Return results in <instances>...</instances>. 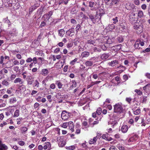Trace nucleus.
<instances>
[{"mask_svg":"<svg viewBox=\"0 0 150 150\" xmlns=\"http://www.w3.org/2000/svg\"><path fill=\"white\" fill-rule=\"evenodd\" d=\"M114 112L118 114H121V116L123 117L124 115V110L122 106L119 103H117L114 105Z\"/></svg>","mask_w":150,"mask_h":150,"instance_id":"1","label":"nucleus"},{"mask_svg":"<svg viewBox=\"0 0 150 150\" xmlns=\"http://www.w3.org/2000/svg\"><path fill=\"white\" fill-rule=\"evenodd\" d=\"M97 15L96 14L95 16L92 14L88 15L89 18L92 21L93 23H97L100 20V17H98Z\"/></svg>","mask_w":150,"mask_h":150,"instance_id":"2","label":"nucleus"},{"mask_svg":"<svg viewBox=\"0 0 150 150\" xmlns=\"http://www.w3.org/2000/svg\"><path fill=\"white\" fill-rule=\"evenodd\" d=\"M134 29H135L137 33L140 34L143 31V26L142 25H139L137 24H134L133 26Z\"/></svg>","mask_w":150,"mask_h":150,"instance_id":"3","label":"nucleus"},{"mask_svg":"<svg viewBox=\"0 0 150 150\" xmlns=\"http://www.w3.org/2000/svg\"><path fill=\"white\" fill-rule=\"evenodd\" d=\"M135 16V14L133 13H132L129 14V21L132 24L135 23L137 21L136 18Z\"/></svg>","mask_w":150,"mask_h":150,"instance_id":"4","label":"nucleus"},{"mask_svg":"<svg viewBox=\"0 0 150 150\" xmlns=\"http://www.w3.org/2000/svg\"><path fill=\"white\" fill-rule=\"evenodd\" d=\"M97 59V58L95 57H92L90 59V61L86 62L85 64L87 66H91L93 65V63L96 62Z\"/></svg>","mask_w":150,"mask_h":150,"instance_id":"5","label":"nucleus"},{"mask_svg":"<svg viewBox=\"0 0 150 150\" xmlns=\"http://www.w3.org/2000/svg\"><path fill=\"white\" fill-rule=\"evenodd\" d=\"M63 137H60L57 138V141L59 142V145L60 147H63L66 144V142L63 140Z\"/></svg>","mask_w":150,"mask_h":150,"instance_id":"6","label":"nucleus"},{"mask_svg":"<svg viewBox=\"0 0 150 150\" xmlns=\"http://www.w3.org/2000/svg\"><path fill=\"white\" fill-rule=\"evenodd\" d=\"M69 113L66 111H63L61 113V117L63 120H67L69 118Z\"/></svg>","mask_w":150,"mask_h":150,"instance_id":"7","label":"nucleus"},{"mask_svg":"<svg viewBox=\"0 0 150 150\" xmlns=\"http://www.w3.org/2000/svg\"><path fill=\"white\" fill-rule=\"evenodd\" d=\"M75 33V29L73 27L67 30L66 32V33L67 35L72 37L74 36Z\"/></svg>","mask_w":150,"mask_h":150,"instance_id":"8","label":"nucleus"},{"mask_svg":"<svg viewBox=\"0 0 150 150\" xmlns=\"http://www.w3.org/2000/svg\"><path fill=\"white\" fill-rule=\"evenodd\" d=\"M121 115L120 114H118L117 115L115 114H114L112 116V118L111 120H115L117 121H119L120 118H122L123 117H121Z\"/></svg>","mask_w":150,"mask_h":150,"instance_id":"9","label":"nucleus"},{"mask_svg":"<svg viewBox=\"0 0 150 150\" xmlns=\"http://www.w3.org/2000/svg\"><path fill=\"white\" fill-rule=\"evenodd\" d=\"M51 149V144L50 142H45L43 146V149L44 150H50Z\"/></svg>","mask_w":150,"mask_h":150,"instance_id":"10","label":"nucleus"},{"mask_svg":"<svg viewBox=\"0 0 150 150\" xmlns=\"http://www.w3.org/2000/svg\"><path fill=\"white\" fill-rule=\"evenodd\" d=\"M105 11L104 10L101 8H100L99 9V10L97 11L96 14H97V16L98 17H99L101 18V16L105 14Z\"/></svg>","mask_w":150,"mask_h":150,"instance_id":"11","label":"nucleus"},{"mask_svg":"<svg viewBox=\"0 0 150 150\" xmlns=\"http://www.w3.org/2000/svg\"><path fill=\"white\" fill-rule=\"evenodd\" d=\"M18 32L15 28H13L9 32V34L11 36H16L17 35Z\"/></svg>","mask_w":150,"mask_h":150,"instance_id":"12","label":"nucleus"},{"mask_svg":"<svg viewBox=\"0 0 150 150\" xmlns=\"http://www.w3.org/2000/svg\"><path fill=\"white\" fill-rule=\"evenodd\" d=\"M14 83H19V84L21 85L23 83L24 81L21 78H18L15 79Z\"/></svg>","mask_w":150,"mask_h":150,"instance_id":"13","label":"nucleus"},{"mask_svg":"<svg viewBox=\"0 0 150 150\" xmlns=\"http://www.w3.org/2000/svg\"><path fill=\"white\" fill-rule=\"evenodd\" d=\"M49 71L46 69H43L41 70V74L43 76H46L49 74Z\"/></svg>","mask_w":150,"mask_h":150,"instance_id":"14","label":"nucleus"},{"mask_svg":"<svg viewBox=\"0 0 150 150\" xmlns=\"http://www.w3.org/2000/svg\"><path fill=\"white\" fill-rule=\"evenodd\" d=\"M121 46L122 45L121 44H119L113 46L112 48L115 51L117 52L121 49Z\"/></svg>","mask_w":150,"mask_h":150,"instance_id":"15","label":"nucleus"},{"mask_svg":"<svg viewBox=\"0 0 150 150\" xmlns=\"http://www.w3.org/2000/svg\"><path fill=\"white\" fill-rule=\"evenodd\" d=\"M118 61L117 60H115L112 61L111 62H109L108 63V64L110 66L113 67L118 64Z\"/></svg>","mask_w":150,"mask_h":150,"instance_id":"16","label":"nucleus"},{"mask_svg":"<svg viewBox=\"0 0 150 150\" xmlns=\"http://www.w3.org/2000/svg\"><path fill=\"white\" fill-rule=\"evenodd\" d=\"M109 57V55L108 53H104L101 55L100 56L101 58L103 60H105Z\"/></svg>","mask_w":150,"mask_h":150,"instance_id":"17","label":"nucleus"},{"mask_svg":"<svg viewBox=\"0 0 150 150\" xmlns=\"http://www.w3.org/2000/svg\"><path fill=\"white\" fill-rule=\"evenodd\" d=\"M128 128L127 125H124L122 126L121 127V130L123 133L127 132L128 130Z\"/></svg>","mask_w":150,"mask_h":150,"instance_id":"18","label":"nucleus"},{"mask_svg":"<svg viewBox=\"0 0 150 150\" xmlns=\"http://www.w3.org/2000/svg\"><path fill=\"white\" fill-rule=\"evenodd\" d=\"M55 83L57 85L59 89H60L62 88L63 84L60 81H55Z\"/></svg>","mask_w":150,"mask_h":150,"instance_id":"19","label":"nucleus"},{"mask_svg":"<svg viewBox=\"0 0 150 150\" xmlns=\"http://www.w3.org/2000/svg\"><path fill=\"white\" fill-rule=\"evenodd\" d=\"M97 141V139L94 137L93 139H90L89 141V143L90 144H94L96 143Z\"/></svg>","mask_w":150,"mask_h":150,"instance_id":"20","label":"nucleus"},{"mask_svg":"<svg viewBox=\"0 0 150 150\" xmlns=\"http://www.w3.org/2000/svg\"><path fill=\"white\" fill-rule=\"evenodd\" d=\"M90 53L88 52H84L81 54V56L83 57H87L89 55Z\"/></svg>","mask_w":150,"mask_h":150,"instance_id":"21","label":"nucleus"},{"mask_svg":"<svg viewBox=\"0 0 150 150\" xmlns=\"http://www.w3.org/2000/svg\"><path fill=\"white\" fill-rule=\"evenodd\" d=\"M3 22L5 23H6L8 25V26L11 25V22L8 19V18H4L3 20Z\"/></svg>","mask_w":150,"mask_h":150,"instance_id":"22","label":"nucleus"},{"mask_svg":"<svg viewBox=\"0 0 150 150\" xmlns=\"http://www.w3.org/2000/svg\"><path fill=\"white\" fill-rule=\"evenodd\" d=\"M43 18L44 21L47 22L49 21L50 17H49L48 15L45 14L43 16Z\"/></svg>","mask_w":150,"mask_h":150,"instance_id":"23","label":"nucleus"},{"mask_svg":"<svg viewBox=\"0 0 150 150\" xmlns=\"http://www.w3.org/2000/svg\"><path fill=\"white\" fill-rule=\"evenodd\" d=\"M63 65L62 62L57 63L56 64V68L58 69H61Z\"/></svg>","mask_w":150,"mask_h":150,"instance_id":"24","label":"nucleus"},{"mask_svg":"<svg viewBox=\"0 0 150 150\" xmlns=\"http://www.w3.org/2000/svg\"><path fill=\"white\" fill-rule=\"evenodd\" d=\"M17 100L16 98H12L10 99L9 102L11 104H13L16 102Z\"/></svg>","mask_w":150,"mask_h":150,"instance_id":"25","label":"nucleus"},{"mask_svg":"<svg viewBox=\"0 0 150 150\" xmlns=\"http://www.w3.org/2000/svg\"><path fill=\"white\" fill-rule=\"evenodd\" d=\"M65 34V31L63 29H61L59 30V35L61 37L63 36Z\"/></svg>","mask_w":150,"mask_h":150,"instance_id":"26","label":"nucleus"},{"mask_svg":"<svg viewBox=\"0 0 150 150\" xmlns=\"http://www.w3.org/2000/svg\"><path fill=\"white\" fill-rule=\"evenodd\" d=\"M139 42H140L139 40H137L136 41L134 44V47L136 49H138L140 48L139 47Z\"/></svg>","mask_w":150,"mask_h":150,"instance_id":"27","label":"nucleus"},{"mask_svg":"<svg viewBox=\"0 0 150 150\" xmlns=\"http://www.w3.org/2000/svg\"><path fill=\"white\" fill-rule=\"evenodd\" d=\"M19 115V111L18 110H16L14 112V117H18Z\"/></svg>","mask_w":150,"mask_h":150,"instance_id":"28","label":"nucleus"},{"mask_svg":"<svg viewBox=\"0 0 150 150\" xmlns=\"http://www.w3.org/2000/svg\"><path fill=\"white\" fill-rule=\"evenodd\" d=\"M33 86L37 88H38L39 87V83L37 80H36L35 81L33 84Z\"/></svg>","mask_w":150,"mask_h":150,"instance_id":"29","label":"nucleus"},{"mask_svg":"<svg viewBox=\"0 0 150 150\" xmlns=\"http://www.w3.org/2000/svg\"><path fill=\"white\" fill-rule=\"evenodd\" d=\"M37 8V6L35 5L31 6L29 9V12L32 13L34 10Z\"/></svg>","mask_w":150,"mask_h":150,"instance_id":"30","label":"nucleus"},{"mask_svg":"<svg viewBox=\"0 0 150 150\" xmlns=\"http://www.w3.org/2000/svg\"><path fill=\"white\" fill-rule=\"evenodd\" d=\"M137 40H139V44L142 46H143L144 45V40L141 38L138 39Z\"/></svg>","mask_w":150,"mask_h":150,"instance_id":"31","label":"nucleus"},{"mask_svg":"<svg viewBox=\"0 0 150 150\" xmlns=\"http://www.w3.org/2000/svg\"><path fill=\"white\" fill-rule=\"evenodd\" d=\"M120 28L124 30L126 27V24L125 23H122L120 24Z\"/></svg>","mask_w":150,"mask_h":150,"instance_id":"32","label":"nucleus"},{"mask_svg":"<svg viewBox=\"0 0 150 150\" xmlns=\"http://www.w3.org/2000/svg\"><path fill=\"white\" fill-rule=\"evenodd\" d=\"M65 148L67 149L73 150L75 149V146L74 145H72L69 146H66Z\"/></svg>","mask_w":150,"mask_h":150,"instance_id":"33","label":"nucleus"},{"mask_svg":"<svg viewBox=\"0 0 150 150\" xmlns=\"http://www.w3.org/2000/svg\"><path fill=\"white\" fill-rule=\"evenodd\" d=\"M87 43L95 45L94 44L95 43V42L94 40L90 39L87 41Z\"/></svg>","mask_w":150,"mask_h":150,"instance_id":"34","label":"nucleus"},{"mask_svg":"<svg viewBox=\"0 0 150 150\" xmlns=\"http://www.w3.org/2000/svg\"><path fill=\"white\" fill-rule=\"evenodd\" d=\"M115 25L113 24H109L108 25V27L109 28V29L110 30H112L113 29H114L115 28Z\"/></svg>","mask_w":150,"mask_h":150,"instance_id":"35","label":"nucleus"},{"mask_svg":"<svg viewBox=\"0 0 150 150\" xmlns=\"http://www.w3.org/2000/svg\"><path fill=\"white\" fill-rule=\"evenodd\" d=\"M1 149L0 150H3L2 149H7L8 147L7 146L4 144H1L0 145Z\"/></svg>","mask_w":150,"mask_h":150,"instance_id":"36","label":"nucleus"},{"mask_svg":"<svg viewBox=\"0 0 150 150\" xmlns=\"http://www.w3.org/2000/svg\"><path fill=\"white\" fill-rule=\"evenodd\" d=\"M102 112V109L100 108H97L96 113L98 114V115H99Z\"/></svg>","mask_w":150,"mask_h":150,"instance_id":"37","label":"nucleus"},{"mask_svg":"<svg viewBox=\"0 0 150 150\" xmlns=\"http://www.w3.org/2000/svg\"><path fill=\"white\" fill-rule=\"evenodd\" d=\"M143 15V13L142 11H139L138 13V16L139 18L142 17Z\"/></svg>","mask_w":150,"mask_h":150,"instance_id":"38","label":"nucleus"},{"mask_svg":"<svg viewBox=\"0 0 150 150\" xmlns=\"http://www.w3.org/2000/svg\"><path fill=\"white\" fill-rule=\"evenodd\" d=\"M100 47L103 51H105L107 50V47L104 44L101 45H100Z\"/></svg>","mask_w":150,"mask_h":150,"instance_id":"39","label":"nucleus"},{"mask_svg":"<svg viewBox=\"0 0 150 150\" xmlns=\"http://www.w3.org/2000/svg\"><path fill=\"white\" fill-rule=\"evenodd\" d=\"M105 37L103 36H101L100 37V38L99 39V41L101 42H105L106 41H104Z\"/></svg>","mask_w":150,"mask_h":150,"instance_id":"40","label":"nucleus"},{"mask_svg":"<svg viewBox=\"0 0 150 150\" xmlns=\"http://www.w3.org/2000/svg\"><path fill=\"white\" fill-rule=\"evenodd\" d=\"M9 84V82L6 80H4L2 81V84L6 86H8Z\"/></svg>","mask_w":150,"mask_h":150,"instance_id":"41","label":"nucleus"},{"mask_svg":"<svg viewBox=\"0 0 150 150\" xmlns=\"http://www.w3.org/2000/svg\"><path fill=\"white\" fill-rule=\"evenodd\" d=\"M133 113L135 115H137L140 113V110L139 109H137L136 110H133Z\"/></svg>","mask_w":150,"mask_h":150,"instance_id":"42","label":"nucleus"},{"mask_svg":"<svg viewBox=\"0 0 150 150\" xmlns=\"http://www.w3.org/2000/svg\"><path fill=\"white\" fill-rule=\"evenodd\" d=\"M120 0H113L112 1V4L117 5L118 4Z\"/></svg>","mask_w":150,"mask_h":150,"instance_id":"43","label":"nucleus"},{"mask_svg":"<svg viewBox=\"0 0 150 150\" xmlns=\"http://www.w3.org/2000/svg\"><path fill=\"white\" fill-rule=\"evenodd\" d=\"M118 18L117 17H116L115 18H112V21H113V23L114 24H116L118 22Z\"/></svg>","mask_w":150,"mask_h":150,"instance_id":"44","label":"nucleus"},{"mask_svg":"<svg viewBox=\"0 0 150 150\" xmlns=\"http://www.w3.org/2000/svg\"><path fill=\"white\" fill-rule=\"evenodd\" d=\"M118 122V121L114 120V121H110V122L111 123V124L112 125V127H113L114 126L117 125Z\"/></svg>","mask_w":150,"mask_h":150,"instance_id":"45","label":"nucleus"},{"mask_svg":"<svg viewBox=\"0 0 150 150\" xmlns=\"http://www.w3.org/2000/svg\"><path fill=\"white\" fill-rule=\"evenodd\" d=\"M23 119L22 117H19L18 118L17 120V124L19 125L21 124V121L23 120Z\"/></svg>","mask_w":150,"mask_h":150,"instance_id":"46","label":"nucleus"},{"mask_svg":"<svg viewBox=\"0 0 150 150\" xmlns=\"http://www.w3.org/2000/svg\"><path fill=\"white\" fill-rule=\"evenodd\" d=\"M21 131L23 133L26 132L28 130V129L26 127H22L21 129Z\"/></svg>","mask_w":150,"mask_h":150,"instance_id":"47","label":"nucleus"},{"mask_svg":"<svg viewBox=\"0 0 150 150\" xmlns=\"http://www.w3.org/2000/svg\"><path fill=\"white\" fill-rule=\"evenodd\" d=\"M132 100V98H131L130 97L126 98V101L129 104H130L131 103Z\"/></svg>","mask_w":150,"mask_h":150,"instance_id":"48","label":"nucleus"},{"mask_svg":"<svg viewBox=\"0 0 150 150\" xmlns=\"http://www.w3.org/2000/svg\"><path fill=\"white\" fill-rule=\"evenodd\" d=\"M102 138L106 140H108V141H110V140L108 139V136L107 135L103 134L102 136Z\"/></svg>","mask_w":150,"mask_h":150,"instance_id":"49","label":"nucleus"},{"mask_svg":"<svg viewBox=\"0 0 150 150\" xmlns=\"http://www.w3.org/2000/svg\"><path fill=\"white\" fill-rule=\"evenodd\" d=\"M150 88V84H148L143 87V89L144 90L146 89H149Z\"/></svg>","mask_w":150,"mask_h":150,"instance_id":"50","label":"nucleus"},{"mask_svg":"<svg viewBox=\"0 0 150 150\" xmlns=\"http://www.w3.org/2000/svg\"><path fill=\"white\" fill-rule=\"evenodd\" d=\"M101 134L100 133H97L96 136L95 137L97 139H100L101 137Z\"/></svg>","mask_w":150,"mask_h":150,"instance_id":"51","label":"nucleus"},{"mask_svg":"<svg viewBox=\"0 0 150 150\" xmlns=\"http://www.w3.org/2000/svg\"><path fill=\"white\" fill-rule=\"evenodd\" d=\"M68 125V123H67L65 122L62 125L61 127L64 128H66Z\"/></svg>","mask_w":150,"mask_h":150,"instance_id":"52","label":"nucleus"},{"mask_svg":"<svg viewBox=\"0 0 150 150\" xmlns=\"http://www.w3.org/2000/svg\"><path fill=\"white\" fill-rule=\"evenodd\" d=\"M33 61L32 59L30 57L27 58L26 60V62L27 63H29L32 62Z\"/></svg>","mask_w":150,"mask_h":150,"instance_id":"53","label":"nucleus"},{"mask_svg":"<svg viewBox=\"0 0 150 150\" xmlns=\"http://www.w3.org/2000/svg\"><path fill=\"white\" fill-rule=\"evenodd\" d=\"M94 4L95 3L93 2L89 1V6L91 8L93 7Z\"/></svg>","mask_w":150,"mask_h":150,"instance_id":"54","label":"nucleus"},{"mask_svg":"<svg viewBox=\"0 0 150 150\" xmlns=\"http://www.w3.org/2000/svg\"><path fill=\"white\" fill-rule=\"evenodd\" d=\"M56 87V86L55 84L54 83H52L50 84V88L52 89H54Z\"/></svg>","mask_w":150,"mask_h":150,"instance_id":"55","label":"nucleus"},{"mask_svg":"<svg viewBox=\"0 0 150 150\" xmlns=\"http://www.w3.org/2000/svg\"><path fill=\"white\" fill-rule=\"evenodd\" d=\"M135 91L139 95H141L142 94V92L139 90H138V89H136Z\"/></svg>","mask_w":150,"mask_h":150,"instance_id":"56","label":"nucleus"},{"mask_svg":"<svg viewBox=\"0 0 150 150\" xmlns=\"http://www.w3.org/2000/svg\"><path fill=\"white\" fill-rule=\"evenodd\" d=\"M20 88L21 90L22 89V90L23 91H25L26 90L25 86V85H21L20 87Z\"/></svg>","mask_w":150,"mask_h":150,"instance_id":"57","label":"nucleus"},{"mask_svg":"<svg viewBox=\"0 0 150 150\" xmlns=\"http://www.w3.org/2000/svg\"><path fill=\"white\" fill-rule=\"evenodd\" d=\"M33 61V63H34V64H36L38 62L37 58L36 57H34L32 59Z\"/></svg>","mask_w":150,"mask_h":150,"instance_id":"58","label":"nucleus"},{"mask_svg":"<svg viewBox=\"0 0 150 150\" xmlns=\"http://www.w3.org/2000/svg\"><path fill=\"white\" fill-rule=\"evenodd\" d=\"M4 59V57L3 56H1V57L0 63L1 64H2L3 65L4 64L3 63Z\"/></svg>","mask_w":150,"mask_h":150,"instance_id":"59","label":"nucleus"},{"mask_svg":"<svg viewBox=\"0 0 150 150\" xmlns=\"http://www.w3.org/2000/svg\"><path fill=\"white\" fill-rule=\"evenodd\" d=\"M18 144L21 146H23L25 144V142L22 141H20L18 142Z\"/></svg>","mask_w":150,"mask_h":150,"instance_id":"60","label":"nucleus"},{"mask_svg":"<svg viewBox=\"0 0 150 150\" xmlns=\"http://www.w3.org/2000/svg\"><path fill=\"white\" fill-rule=\"evenodd\" d=\"M81 14H82V18L84 19H87L88 18L87 16H86L85 15L83 14L82 12H81Z\"/></svg>","mask_w":150,"mask_h":150,"instance_id":"61","label":"nucleus"},{"mask_svg":"<svg viewBox=\"0 0 150 150\" xmlns=\"http://www.w3.org/2000/svg\"><path fill=\"white\" fill-rule=\"evenodd\" d=\"M14 71L16 72H18L19 69V67L18 66H15L13 68Z\"/></svg>","mask_w":150,"mask_h":150,"instance_id":"62","label":"nucleus"},{"mask_svg":"<svg viewBox=\"0 0 150 150\" xmlns=\"http://www.w3.org/2000/svg\"><path fill=\"white\" fill-rule=\"evenodd\" d=\"M28 84L29 85H31L33 82V79L31 80H29V79L27 80Z\"/></svg>","mask_w":150,"mask_h":150,"instance_id":"63","label":"nucleus"},{"mask_svg":"<svg viewBox=\"0 0 150 150\" xmlns=\"http://www.w3.org/2000/svg\"><path fill=\"white\" fill-rule=\"evenodd\" d=\"M118 148L120 150H125V149L124 147L122 146L120 144H119V145H118Z\"/></svg>","mask_w":150,"mask_h":150,"instance_id":"64","label":"nucleus"}]
</instances>
